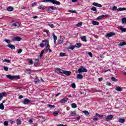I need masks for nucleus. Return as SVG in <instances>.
Instances as JSON below:
<instances>
[{"label":"nucleus","mask_w":126,"mask_h":126,"mask_svg":"<svg viewBox=\"0 0 126 126\" xmlns=\"http://www.w3.org/2000/svg\"><path fill=\"white\" fill-rule=\"evenodd\" d=\"M7 78H8L10 80H14V79H20V76L19 75H7Z\"/></svg>","instance_id":"nucleus-2"},{"label":"nucleus","mask_w":126,"mask_h":126,"mask_svg":"<svg viewBox=\"0 0 126 126\" xmlns=\"http://www.w3.org/2000/svg\"><path fill=\"white\" fill-rule=\"evenodd\" d=\"M78 72H79V73H81L82 72H87V69L83 66H82L78 69Z\"/></svg>","instance_id":"nucleus-3"},{"label":"nucleus","mask_w":126,"mask_h":126,"mask_svg":"<svg viewBox=\"0 0 126 126\" xmlns=\"http://www.w3.org/2000/svg\"><path fill=\"white\" fill-rule=\"evenodd\" d=\"M52 36L53 37L54 42H56V41L58 40V37L56 35H55V33L54 32L52 33Z\"/></svg>","instance_id":"nucleus-18"},{"label":"nucleus","mask_w":126,"mask_h":126,"mask_svg":"<svg viewBox=\"0 0 126 126\" xmlns=\"http://www.w3.org/2000/svg\"><path fill=\"white\" fill-rule=\"evenodd\" d=\"M45 46V45L44 44H43V43H40V47H41V48H44V46Z\"/></svg>","instance_id":"nucleus-58"},{"label":"nucleus","mask_w":126,"mask_h":126,"mask_svg":"<svg viewBox=\"0 0 126 126\" xmlns=\"http://www.w3.org/2000/svg\"><path fill=\"white\" fill-rule=\"evenodd\" d=\"M118 122L119 123H121V124H123L125 122V119L119 118Z\"/></svg>","instance_id":"nucleus-20"},{"label":"nucleus","mask_w":126,"mask_h":126,"mask_svg":"<svg viewBox=\"0 0 126 126\" xmlns=\"http://www.w3.org/2000/svg\"><path fill=\"white\" fill-rule=\"evenodd\" d=\"M93 5H94V6H97V7H102V4H99L97 2H93Z\"/></svg>","instance_id":"nucleus-14"},{"label":"nucleus","mask_w":126,"mask_h":126,"mask_svg":"<svg viewBox=\"0 0 126 126\" xmlns=\"http://www.w3.org/2000/svg\"><path fill=\"white\" fill-rule=\"evenodd\" d=\"M54 116H58L59 115V111H55L53 112Z\"/></svg>","instance_id":"nucleus-46"},{"label":"nucleus","mask_w":126,"mask_h":126,"mask_svg":"<svg viewBox=\"0 0 126 126\" xmlns=\"http://www.w3.org/2000/svg\"><path fill=\"white\" fill-rule=\"evenodd\" d=\"M68 100V98H64L62 99L60 101V103H61L62 104H64V103H66V102H67Z\"/></svg>","instance_id":"nucleus-10"},{"label":"nucleus","mask_w":126,"mask_h":126,"mask_svg":"<svg viewBox=\"0 0 126 126\" xmlns=\"http://www.w3.org/2000/svg\"><path fill=\"white\" fill-rule=\"evenodd\" d=\"M91 10H93V11H97V9L95 7H93L91 8Z\"/></svg>","instance_id":"nucleus-50"},{"label":"nucleus","mask_w":126,"mask_h":126,"mask_svg":"<svg viewBox=\"0 0 126 126\" xmlns=\"http://www.w3.org/2000/svg\"><path fill=\"white\" fill-rule=\"evenodd\" d=\"M4 62L9 63H10V60H7V59H4L3 60V63H4Z\"/></svg>","instance_id":"nucleus-41"},{"label":"nucleus","mask_w":126,"mask_h":126,"mask_svg":"<svg viewBox=\"0 0 126 126\" xmlns=\"http://www.w3.org/2000/svg\"><path fill=\"white\" fill-rule=\"evenodd\" d=\"M111 80H112V81H116V78L113 77L111 78Z\"/></svg>","instance_id":"nucleus-61"},{"label":"nucleus","mask_w":126,"mask_h":126,"mask_svg":"<svg viewBox=\"0 0 126 126\" xmlns=\"http://www.w3.org/2000/svg\"><path fill=\"white\" fill-rule=\"evenodd\" d=\"M75 47H76V48H80V47H81V44L80 43H77L75 44Z\"/></svg>","instance_id":"nucleus-36"},{"label":"nucleus","mask_w":126,"mask_h":126,"mask_svg":"<svg viewBox=\"0 0 126 126\" xmlns=\"http://www.w3.org/2000/svg\"><path fill=\"white\" fill-rule=\"evenodd\" d=\"M4 41L7 44H9L10 43V40L9 39H4Z\"/></svg>","instance_id":"nucleus-55"},{"label":"nucleus","mask_w":126,"mask_h":126,"mask_svg":"<svg viewBox=\"0 0 126 126\" xmlns=\"http://www.w3.org/2000/svg\"><path fill=\"white\" fill-rule=\"evenodd\" d=\"M66 55V54L63 53V52H61L60 54V57H65Z\"/></svg>","instance_id":"nucleus-42"},{"label":"nucleus","mask_w":126,"mask_h":126,"mask_svg":"<svg viewBox=\"0 0 126 126\" xmlns=\"http://www.w3.org/2000/svg\"><path fill=\"white\" fill-rule=\"evenodd\" d=\"M17 125H20L21 124V121L19 119L17 120Z\"/></svg>","instance_id":"nucleus-51"},{"label":"nucleus","mask_w":126,"mask_h":126,"mask_svg":"<svg viewBox=\"0 0 126 126\" xmlns=\"http://www.w3.org/2000/svg\"><path fill=\"white\" fill-rule=\"evenodd\" d=\"M94 122H97L98 121V118H97L96 116L94 117Z\"/></svg>","instance_id":"nucleus-53"},{"label":"nucleus","mask_w":126,"mask_h":126,"mask_svg":"<svg viewBox=\"0 0 126 126\" xmlns=\"http://www.w3.org/2000/svg\"><path fill=\"white\" fill-rule=\"evenodd\" d=\"M27 7L24 6L21 7V9H26Z\"/></svg>","instance_id":"nucleus-62"},{"label":"nucleus","mask_w":126,"mask_h":126,"mask_svg":"<svg viewBox=\"0 0 126 126\" xmlns=\"http://www.w3.org/2000/svg\"><path fill=\"white\" fill-rule=\"evenodd\" d=\"M76 78L78 80L82 79V78H83V76H82L81 74H77Z\"/></svg>","instance_id":"nucleus-16"},{"label":"nucleus","mask_w":126,"mask_h":126,"mask_svg":"<svg viewBox=\"0 0 126 126\" xmlns=\"http://www.w3.org/2000/svg\"><path fill=\"white\" fill-rule=\"evenodd\" d=\"M119 46H120V47H123V46H126V43L125 42H121L119 44Z\"/></svg>","instance_id":"nucleus-24"},{"label":"nucleus","mask_w":126,"mask_h":126,"mask_svg":"<svg viewBox=\"0 0 126 126\" xmlns=\"http://www.w3.org/2000/svg\"><path fill=\"white\" fill-rule=\"evenodd\" d=\"M122 23H126V18H123L122 19Z\"/></svg>","instance_id":"nucleus-45"},{"label":"nucleus","mask_w":126,"mask_h":126,"mask_svg":"<svg viewBox=\"0 0 126 126\" xmlns=\"http://www.w3.org/2000/svg\"><path fill=\"white\" fill-rule=\"evenodd\" d=\"M0 110H4V106L3 105V102L0 104Z\"/></svg>","instance_id":"nucleus-29"},{"label":"nucleus","mask_w":126,"mask_h":126,"mask_svg":"<svg viewBox=\"0 0 126 126\" xmlns=\"http://www.w3.org/2000/svg\"><path fill=\"white\" fill-rule=\"evenodd\" d=\"M28 62L30 64H33V63H34V62L32 60V59H28Z\"/></svg>","instance_id":"nucleus-19"},{"label":"nucleus","mask_w":126,"mask_h":126,"mask_svg":"<svg viewBox=\"0 0 126 126\" xmlns=\"http://www.w3.org/2000/svg\"><path fill=\"white\" fill-rule=\"evenodd\" d=\"M68 11L70 12V13H75V10H69Z\"/></svg>","instance_id":"nucleus-57"},{"label":"nucleus","mask_w":126,"mask_h":126,"mask_svg":"<svg viewBox=\"0 0 126 126\" xmlns=\"http://www.w3.org/2000/svg\"><path fill=\"white\" fill-rule=\"evenodd\" d=\"M12 26H13V27H15V28H19V26H20V24H19V22H15V23H14L12 24Z\"/></svg>","instance_id":"nucleus-8"},{"label":"nucleus","mask_w":126,"mask_h":126,"mask_svg":"<svg viewBox=\"0 0 126 126\" xmlns=\"http://www.w3.org/2000/svg\"><path fill=\"white\" fill-rule=\"evenodd\" d=\"M44 53H45V50H42L39 56H38L39 59H42L43 55H44Z\"/></svg>","instance_id":"nucleus-15"},{"label":"nucleus","mask_w":126,"mask_h":126,"mask_svg":"<svg viewBox=\"0 0 126 126\" xmlns=\"http://www.w3.org/2000/svg\"><path fill=\"white\" fill-rule=\"evenodd\" d=\"M32 72V70L31 69H26V72L28 73V74H30L31 72Z\"/></svg>","instance_id":"nucleus-35"},{"label":"nucleus","mask_w":126,"mask_h":126,"mask_svg":"<svg viewBox=\"0 0 126 126\" xmlns=\"http://www.w3.org/2000/svg\"><path fill=\"white\" fill-rule=\"evenodd\" d=\"M49 9H52V10H56L57 9V7L51 6L49 7Z\"/></svg>","instance_id":"nucleus-30"},{"label":"nucleus","mask_w":126,"mask_h":126,"mask_svg":"<svg viewBox=\"0 0 126 126\" xmlns=\"http://www.w3.org/2000/svg\"><path fill=\"white\" fill-rule=\"evenodd\" d=\"M116 35V33L110 32L109 33H107L105 35V37H112V36H115Z\"/></svg>","instance_id":"nucleus-7"},{"label":"nucleus","mask_w":126,"mask_h":126,"mask_svg":"<svg viewBox=\"0 0 126 126\" xmlns=\"http://www.w3.org/2000/svg\"><path fill=\"white\" fill-rule=\"evenodd\" d=\"M83 113H84V114H85V115H86L87 117H88V116H89L90 113L88 112V111H87V110L83 111Z\"/></svg>","instance_id":"nucleus-28"},{"label":"nucleus","mask_w":126,"mask_h":126,"mask_svg":"<svg viewBox=\"0 0 126 126\" xmlns=\"http://www.w3.org/2000/svg\"><path fill=\"white\" fill-rule=\"evenodd\" d=\"M7 11H13V8L12 7H11V6H8L7 8Z\"/></svg>","instance_id":"nucleus-22"},{"label":"nucleus","mask_w":126,"mask_h":126,"mask_svg":"<svg viewBox=\"0 0 126 126\" xmlns=\"http://www.w3.org/2000/svg\"><path fill=\"white\" fill-rule=\"evenodd\" d=\"M57 126H67L66 125H63V124H59Z\"/></svg>","instance_id":"nucleus-64"},{"label":"nucleus","mask_w":126,"mask_h":126,"mask_svg":"<svg viewBox=\"0 0 126 126\" xmlns=\"http://www.w3.org/2000/svg\"><path fill=\"white\" fill-rule=\"evenodd\" d=\"M55 70L56 71V72H57L58 73H63V70H62L61 68H56L55 69Z\"/></svg>","instance_id":"nucleus-11"},{"label":"nucleus","mask_w":126,"mask_h":126,"mask_svg":"<svg viewBox=\"0 0 126 126\" xmlns=\"http://www.w3.org/2000/svg\"><path fill=\"white\" fill-rule=\"evenodd\" d=\"M41 2H50V3H52L53 4H56V5H61V2L58 1L56 0H43L41 1Z\"/></svg>","instance_id":"nucleus-1"},{"label":"nucleus","mask_w":126,"mask_h":126,"mask_svg":"<svg viewBox=\"0 0 126 126\" xmlns=\"http://www.w3.org/2000/svg\"><path fill=\"white\" fill-rule=\"evenodd\" d=\"M74 48H75V46L70 45L69 47H68V49H69V50H74Z\"/></svg>","instance_id":"nucleus-32"},{"label":"nucleus","mask_w":126,"mask_h":126,"mask_svg":"<svg viewBox=\"0 0 126 126\" xmlns=\"http://www.w3.org/2000/svg\"><path fill=\"white\" fill-rule=\"evenodd\" d=\"M12 41L13 42H16V41H21V37H20L19 36H15V37H13L12 38Z\"/></svg>","instance_id":"nucleus-4"},{"label":"nucleus","mask_w":126,"mask_h":126,"mask_svg":"<svg viewBox=\"0 0 126 126\" xmlns=\"http://www.w3.org/2000/svg\"><path fill=\"white\" fill-rule=\"evenodd\" d=\"M92 24L94 25H99V23L96 21H93Z\"/></svg>","instance_id":"nucleus-31"},{"label":"nucleus","mask_w":126,"mask_h":126,"mask_svg":"<svg viewBox=\"0 0 126 126\" xmlns=\"http://www.w3.org/2000/svg\"><path fill=\"white\" fill-rule=\"evenodd\" d=\"M71 87H72V88H73V89L76 88V86L75 84H74V83L72 84Z\"/></svg>","instance_id":"nucleus-52"},{"label":"nucleus","mask_w":126,"mask_h":126,"mask_svg":"<svg viewBox=\"0 0 126 126\" xmlns=\"http://www.w3.org/2000/svg\"><path fill=\"white\" fill-rule=\"evenodd\" d=\"M63 73L64 74H65V75H66L67 76H68L70 75V74H71V72H70L69 71L64 70L63 72Z\"/></svg>","instance_id":"nucleus-12"},{"label":"nucleus","mask_w":126,"mask_h":126,"mask_svg":"<svg viewBox=\"0 0 126 126\" xmlns=\"http://www.w3.org/2000/svg\"><path fill=\"white\" fill-rule=\"evenodd\" d=\"M82 25V22H80V23H78L77 25H76V26L77 27H80Z\"/></svg>","instance_id":"nucleus-47"},{"label":"nucleus","mask_w":126,"mask_h":126,"mask_svg":"<svg viewBox=\"0 0 126 126\" xmlns=\"http://www.w3.org/2000/svg\"><path fill=\"white\" fill-rule=\"evenodd\" d=\"M71 107L73 109H75L77 107V105H76V103H72L71 104Z\"/></svg>","instance_id":"nucleus-33"},{"label":"nucleus","mask_w":126,"mask_h":126,"mask_svg":"<svg viewBox=\"0 0 126 126\" xmlns=\"http://www.w3.org/2000/svg\"><path fill=\"white\" fill-rule=\"evenodd\" d=\"M81 39L83 42H87V40L86 39V37L85 36H82Z\"/></svg>","instance_id":"nucleus-21"},{"label":"nucleus","mask_w":126,"mask_h":126,"mask_svg":"<svg viewBox=\"0 0 126 126\" xmlns=\"http://www.w3.org/2000/svg\"><path fill=\"white\" fill-rule=\"evenodd\" d=\"M113 118H114V116H113V115H108L105 118V121H106L107 122H108L109 121H111V120H112L113 119Z\"/></svg>","instance_id":"nucleus-6"},{"label":"nucleus","mask_w":126,"mask_h":126,"mask_svg":"<svg viewBox=\"0 0 126 126\" xmlns=\"http://www.w3.org/2000/svg\"><path fill=\"white\" fill-rule=\"evenodd\" d=\"M118 11H124V10H126V8H119L117 9Z\"/></svg>","instance_id":"nucleus-23"},{"label":"nucleus","mask_w":126,"mask_h":126,"mask_svg":"<svg viewBox=\"0 0 126 126\" xmlns=\"http://www.w3.org/2000/svg\"><path fill=\"white\" fill-rule=\"evenodd\" d=\"M115 90H116V91H119V92L123 91V89H122V88H121V87L116 88Z\"/></svg>","instance_id":"nucleus-27"},{"label":"nucleus","mask_w":126,"mask_h":126,"mask_svg":"<svg viewBox=\"0 0 126 126\" xmlns=\"http://www.w3.org/2000/svg\"><path fill=\"white\" fill-rule=\"evenodd\" d=\"M35 5H37V3H36V2H33L32 4V6H35Z\"/></svg>","instance_id":"nucleus-63"},{"label":"nucleus","mask_w":126,"mask_h":126,"mask_svg":"<svg viewBox=\"0 0 126 126\" xmlns=\"http://www.w3.org/2000/svg\"><path fill=\"white\" fill-rule=\"evenodd\" d=\"M39 63V59H35L34 62V65H37Z\"/></svg>","instance_id":"nucleus-37"},{"label":"nucleus","mask_w":126,"mask_h":126,"mask_svg":"<svg viewBox=\"0 0 126 126\" xmlns=\"http://www.w3.org/2000/svg\"><path fill=\"white\" fill-rule=\"evenodd\" d=\"M63 42V37H60V39L58 40L59 44H62Z\"/></svg>","instance_id":"nucleus-25"},{"label":"nucleus","mask_w":126,"mask_h":126,"mask_svg":"<svg viewBox=\"0 0 126 126\" xmlns=\"http://www.w3.org/2000/svg\"><path fill=\"white\" fill-rule=\"evenodd\" d=\"M70 116H71V117H73L74 116H76V112L75 111H71L70 113Z\"/></svg>","instance_id":"nucleus-17"},{"label":"nucleus","mask_w":126,"mask_h":126,"mask_svg":"<svg viewBox=\"0 0 126 126\" xmlns=\"http://www.w3.org/2000/svg\"><path fill=\"white\" fill-rule=\"evenodd\" d=\"M95 116H96L97 117H104L103 115H100L98 113H95Z\"/></svg>","instance_id":"nucleus-48"},{"label":"nucleus","mask_w":126,"mask_h":126,"mask_svg":"<svg viewBox=\"0 0 126 126\" xmlns=\"http://www.w3.org/2000/svg\"><path fill=\"white\" fill-rule=\"evenodd\" d=\"M47 107H48L49 108H50V109H54L55 108V105H52L51 104H48L47 105Z\"/></svg>","instance_id":"nucleus-40"},{"label":"nucleus","mask_w":126,"mask_h":126,"mask_svg":"<svg viewBox=\"0 0 126 126\" xmlns=\"http://www.w3.org/2000/svg\"><path fill=\"white\" fill-rule=\"evenodd\" d=\"M48 26H50L51 28H54L55 27V26L53 24H48Z\"/></svg>","instance_id":"nucleus-49"},{"label":"nucleus","mask_w":126,"mask_h":126,"mask_svg":"<svg viewBox=\"0 0 126 126\" xmlns=\"http://www.w3.org/2000/svg\"><path fill=\"white\" fill-rule=\"evenodd\" d=\"M22 53V49H18V54H21Z\"/></svg>","instance_id":"nucleus-56"},{"label":"nucleus","mask_w":126,"mask_h":126,"mask_svg":"<svg viewBox=\"0 0 126 126\" xmlns=\"http://www.w3.org/2000/svg\"><path fill=\"white\" fill-rule=\"evenodd\" d=\"M38 9H42L44 10V9H46V6H43V5H40L38 6Z\"/></svg>","instance_id":"nucleus-26"},{"label":"nucleus","mask_w":126,"mask_h":126,"mask_svg":"<svg viewBox=\"0 0 126 126\" xmlns=\"http://www.w3.org/2000/svg\"><path fill=\"white\" fill-rule=\"evenodd\" d=\"M42 43H45V46L46 49L49 48V47H50V45L49 44V42H48L46 40H42Z\"/></svg>","instance_id":"nucleus-9"},{"label":"nucleus","mask_w":126,"mask_h":126,"mask_svg":"<svg viewBox=\"0 0 126 126\" xmlns=\"http://www.w3.org/2000/svg\"><path fill=\"white\" fill-rule=\"evenodd\" d=\"M7 47H8V48H10L11 50H15V46L11 44L7 45Z\"/></svg>","instance_id":"nucleus-13"},{"label":"nucleus","mask_w":126,"mask_h":126,"mask_svg":"<svg viewBox=\"0 0 126 126\" xmlns=\"http://www.w3.org/2000/svg\"><path fill=\"white\" fill-rule=\"evenodd\" d=\"M3 125L4 126H8V122L7 121H4Z\"/></svg>","instance_id":"nucleus-54"},{"label":"nucleus","mask_w":126,"mask_h":126,"mask_svg":"<svg viewBox=\"0 0 126 126\" xmlns=\"http://www.w3.org/2000/svg\"><path fill=\"white\" fill-rule=\"evenodd\" d=\"M88 55H89L90 57H91V58H92V57H93V54H92V53L91 52H89L88 53Z\"/></svg>","instance_id":"nucleus-60"},{"label":"nucleus","mask_w":126,"mask_h":126,"mask_svg":"<svg viewBox=\"0 0 126 126\" xmlns=\"http://www.w3.org/2000/svg\"><path fill=\"white\" fill-rule=\"evenodd\" d=\"M101 18H104V17H108V15H101Z\"/></svg>","instance_id":"nucleus-59"},{"label":"nucleus","mask_w":126,"mask_h":126,"mask_svg":"<svg viewBox=\"0 0 126 126\" xmlns=\"http://www.w3.org/2000/svg\"><path fill=\"white\" fill-rule=\"evenodd\" d=\"M111 10H113V11H116V10H118V7L114 6L111 8Z\"/></svg>","instance_id":"nucleus-34"},{"label":"nucleus","mask_w":126,"mask_h":126,"mask_svg":"<svg viewBox=\"0 0 126 126\" xmlns=\"http://www.w3.org/2000/svg\"><path fill=\"white\" fill-rule=\"evenodd\" d=\"M29 103H31V101L28 98H25L23 101V104H24L25 105H28Z\"/></svg>","instance_id":"nucleus-5"},{"label":"nucleus","mask_w":126,"mask_h":126,"mask_svg":"<svg viewBox=\"0 0 126 126\" xmlns=\"http://www.w3.org/2000/svg\"><path fill=\"white\" fill-rule=\"evenodd\" d=\"M34 82L36 84H37V83H39V82H40V80H39V79L37 77H36V79H35Z\"/></svg>","instance_id":"nucleus-39"},{"label":"nucleus","mask_w":126,"mask_h":126,"mask_svg":"<svg viewBox=\"0 0 126 126\" xmlns=\"http://www.w3.org/2000/svg\"><path fill=\"white\" fill-rule=\"evenodd\" d=\"M0 95L2 97H3L4 96H6V93L5 92H2L0 94Z\"/></svg>","instance_id":"nucleus-38"},{"label":"nucleus","mask_w":126,"mask_h":126,"mask_svg":"<svg viewBox=\"0 0 126 126\" xmlns=\"http://www.w3.org/2000/svg\"><path fill=\"white\" fill-rule=\"evenodd\" d=\"M120 30L122 31V32H126V29L125 28L121 27Z\"/></svg>","instance_id":"nucleus-43"},{"label":"nucleus","mask_w":126,"mask_h":126,"mask_svg":"<svg viewBox=\"0 0 126 126\" xmlns=\"http://www.w3.org/2000/svg\"><path fill=\"white\" fill-rule=\"evenodd\" d=\"M3 69L5 71H8V67L4 66L3 67Z\"/></svg>","instance_id":"nucleus-44"}]
</instances>
